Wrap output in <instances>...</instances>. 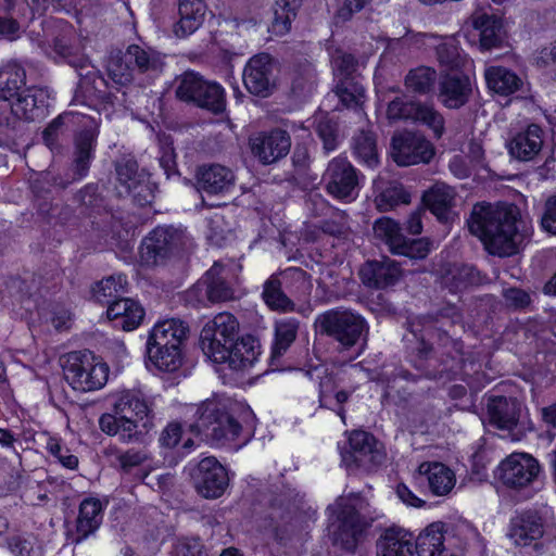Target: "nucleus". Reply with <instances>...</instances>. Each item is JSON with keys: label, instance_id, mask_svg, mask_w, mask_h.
<instances>
[{"label": "nucleus", "instance_id": "603ef678", "mask_svg": "<svg viewBox=\"0 0 556 556\" xmlns=\"http://www.w3.org/2000/svg\"><path fill=\"white\" fill-rule=\"evenodd\" d=\"M413 122L427 125L433 130L437 138H440L444 132V117L433 104L419 101Z\"/></svg>", "mask_w": 556, "mask_h": 556}, {"label": "nucleus", "instance_id": "f704fd0d", "mask_svg": "<svg viewBox=\"0 0 556 556\" xmlns=\"http://www.w3.org/2000/svg\"><path fill=\"white\" fill-rule=\"evenodd\" d=\"M79 77V88L88 97L101 101H111L108 83L93 66L81 62L76 70Z\"/></svg>", "mask_w": 556, "mask_h": 556}, {"label": "nucleus", "instance_id": "a18cd8bd", "mask_svg": "<svg viewBox=\"0 0 556 556\" xmlns=\"http://www.w3.org/2000/svg\"><path fill=\"white\" fill-rule=\"evenodd\" d=\"M302 0H277L271 30L275 35H285L290 30L291 22L296 17Z\"/></svg>", "mask_w": 556, "mask_h": 556}, {"label": "nucleus", "instance_id": "412c9836", "mask_svg": "<svg viewBox=\"0 0 556 556\" xmlns=\"http://www.w3.org/2000/svg\"><path fill=\"white\" fill-rule=\"evenodd\" d=\"M350 451L342 453V462L348 467L355 465L356 467L370 468L380 464L383 454L377 448V441L372 434L356 430L349 438Z\"/></svg>", "mask_w": 556, "mask_h": 556}, {"label": "nucleus", "instance_id": "de8ad7c7", "mask_svg": "<svg viewBox=\"0 0 556 556\" xmlns=\"http://www.w3.org/2000/svg\"><path fill=\"white\" fill-rule=\"evenodd\" d=\"M108 73L110 78L119 86L131 83L135 78L132 63L127 61V50L112 54L108 62Z\"/></svg>", "mask_w": 556, "mask_h": 556}, {"label": "nucleus", "instance_id": "f8f14e48", "mask_svg": "<svg viewBox=\"0 0 556 556\" xmlns=\"http://www.w3.org/2000/svg\"><path fill=\"white\" fill-rule=\"evenodd\" d=\"M326 190L339 200L353 201L358 195L359 179L355 167L344 157L329 162L323 176Z\"/></svg>", "mask_w": 556, "mask_h": 556}, {"label": "nucleus", "instance_id": "3c124183", "mask_svg": "<svg viewBox=\"0 0 556 556\" xmlns=\"http://www.w3.org/2000/svg\"><path fill=\"white\" fill-rule=\"evenodd\" d=\"M419 101L407 100L405 96H396L387 105L386 116L389 123L413 122Z\"/></svg>", "mask_w": 556, "mask_h": 556}, {"label": "nucleus", "instance_id": "6e6552de", "mask_svg": "<svg viewBox=\"0 0 556 556\" xmlns=\"http://www.w3.org/2000/svg\"><path fill=\"white\" fill-rule=\"evenodd\" d=\"M114 410L124 419L123 435L127 439L140 440L153 427L152 410L139 392H123L114 405Z\"/></svg>", "mask_w": 556, "mask_h": 556}, {"label": "nucleus", "instance_id": "5fc2aeb1", "mask_svg": "<svg viewBox=\"0 0 556 556\" xmlns=\"http://www.w3.org/2000/svg\"><path fill=\"white\" fill-rule=\"evenodd\" d=\"M77 201L84 208V213L91 216L93 214H101L105 211V200L98 191V187L94 185H88L80 190L77 195Z\"/></svg>", "mask_w": 556, "mask_h": 556}, {"label": "nucleus", "instance_id": "864d4df0", "mask_svg": "<svg viewBox=\"0 0 556 556\" xmlns=\"http://www.w3.org/2000/svg\"><path fill=\"white\" fill-rule=\"evenodd\" d=\"M377 206L380 211H388L399 204H408L410 194L405 191L402 185L391 184L376 199Z\"/></svg>", "mask_w": 556, "mask_h": 556}, {"label": "nucleus", "instance_id": "37998d69", "mask_svg": "<svg viewBox=\"0 0 556 556\" xmlns=\"http://www.w3.org/2000/svg\"><path fill=\"white\" fill-rule=\"evenodd\" d=\"M438 75L434 68L419 66L410 70L405 76V87L416 94H428L434 90Z\"/></svg>", "mask_w": 556, "mask_h": 556}, {"label": "nucleus", "instance_id": "774afa93", "mask_svg": "<svg viewBox=\"0 0 556 556\" xmlns=\"http://www.w3.org/2000/svg\"><path fill=\"white\" fill-rule=\"evenodd\" d=\"M126 192L132 194L135 201L141 206L151 204L154 200L153 187L148 175H146V180L140 181L132 189H126Z\"/></svg>", "mask_w": 556, "mask_h": 556}, {"label": "nucleus", "instance_id": "cd10ccee", "mask_svg": "<svg viewBox=\"0 0 556 556\" xmlns=\"http://www.w3.org/2000/svg\"><path fill=\"white\" fill-rule=\"evenodd\" d=\"M188 334L189 326L185 321L176 318L166 319L157 323L150 331L147 346L173 345L182 349Z\"/></svg>", "mask_w": 556, "mask_h": 556}, {"label": "nucleus", "instance_id": "0e129e2a", "mask_svg": "<svg viewBox=\"0 0 556 556\" xmlns=\"http://www.w3.org/2000/svg\"><path fill=\"white\" fill-rule=\"evenodd\" d=\"M317 132L324 142L326 151H333L338 144V127L332 121H320L317 126Z\"/></svg>", "mask_w": 556, "mask_h": 556}, {"label": "nucleus", "instance_id": "a19ab883", "mask_svg": "<svg viewBox=\"0 0 556 556\" xmlns=\"http://www.w3.org/2000/svg\"><path fill=\"white\" fill-rule=\"evenodd\" d=\"M300 321L295 318H283L275 323V341L271 359L281 357L298 337Z\"/></svg>", "mask_w": 556, "mask_h": 556}, {"label": "nucleus", "instance_id": "bf43d9fd", "mask_svg": "<svg viewBox=\"0 0 556 556\" xmlns=\"http://www.w3.org/2000/svg\"><path fill=\"white\" fill-rule=\"evenodd\" d=\"M80 118L87 119L84 115L68 112L59 115L54 118L42 131V139L45 143L52 148L56 144L59 132L64 125L65 121H70L72 123L81 122Z\"/></svg>", "mask_w": 556, "mask_h": 556}, {"label": "nucleus", "instance_id": "ea45409f", "mask_svg": "<svg viewBox=\"0 0 556 556\" xmlns=\"http://www.w3.org/2000/svg\"><path fill=\"white\" fill-rule=\"evenodd\" d=\"M149 361L162 371L173 372L182 365V349L179 346H147Z\"/></svg>", "mask_w": 556, "mask_h": 556}, {"label": "nucleus", "instance_id": "c85d7f7f", "mask_svg": "<svg viewBox=\"0 0 556 556\" xmlns=\"http://www.w3.org/2000/svg\"><path fill=\"white\" fill-rule=\"evenodd\" d=\"M106 315L110 320L114 321L115 327L130 331L141 324L144 317V309L137 301L122 298L110 303Z\"/></svg>", "mask_w": 556, "mask_h": 556}, {"label": "nucleus", "instance_id": "9b49d317", "mask_svg": "<svg viewBox=\"0 0 556 556\" xmlns=\"http://www.w3.org/2000/svg\"><path fill=\"white\" fill-rule=\"evenodd\" d=\"M109 377V367L104 363L72 356L64 366V378L73 389L88 392L102 388Z\"/></svg>", "mask_w": 556, "mask_h": 556}, {"label": "nucleus", "instance_id": "0eeeda50", "mask_svg": "<svg viewBox=\"0 0 556 556\" xmlns=\"http://www.w3.org/2000/svg\"><path fill=\"white\" fill-rule=\"evenodd\" d=\"M239 334V323L237 318L228 313H219L212 320L207 321L200 334V342L203 353L213 362L224 364L227 354V346Z\"/></svg>", "mask_w": 556, "mask_h": 556}, {"label": "nucleus", "instance_id": "49530a36", "mask_svg": "<svg viewBox=\"0 0 556 556\" xmlns=\"http://www.w3.org/2000/svg\"><path fill=\"white\" fill-rule=\"evenodd\" d=\"M374 235L376 239L388 245L392 254L399 249L405 237L400 225L389 217H381L375 222Z\"/></svg>", "mask_w": 556, "mask_h": 556}, {"label": "nucleus", "instance_id": "1a4fd4ad", "mask_svg": "<svg viewBox=\"0 0 556 556\" xmlns=\"http://www.w3.org/2000/svg\"><path fill=\"white\" fill-rule=\"evenodd\" d=\"M97 136V125L91 118H87L84 122V129L75 136V150L72 166L65 178H54V185L65 189L72 182L87 175L93 156Z\"/></svg>", "mask_w": 556, "mask_h": 556}, {"label": "nucleus", "instance_id": "6ab92c4d", "mask_svg": "<svg viewBox=\"0 0 556 556\" xmlns=\"http://www.w3.org/2000/svg\"><path fill=\"white\" fill-rule=\"evenodd\" d=\"M545 527L546 520L540 511L527 509L511 518L508 535L518 546H528L533 543L536 548L538 541L545 533Z\"/></svg>", "mask_w": 556, "mask_h": 556}, {"label": "nucleus", "instance_id": "4c0bfd02", "mask_svg": "<svg viewBox=\"0 0 556 556\" xmlns=\"http://www.w3.org/2000/svg\"><path fill=\"white\" fill-rule=\"evenodd\" d=\"M26 81V72L17 62H9L0 68V100L8 101L18 94Z\"/></svg>", "mask_w": 556, "mask_h": 556}, {"label": "nucleus", "instance_id": "5701e85b", "mask_svg": "<svg viewBox=\"0 0 556 556\" xmlns=\"http://www.w3.org/2000/svg\"><path fill=\"white\" fill-rule=\"evenodd\" d=\"M522 404L516 397L491 396L488 401L490 424L501 430L511 431L519 422Z\"/></svg>", "mask_w": 556, "mask_h": 556}, {"label": "nucleus", "instance_id": "052dcab7", "mask_svg": "<svg viewBox=\"0 0 556 556\" xmlns=\"http://www.w3.org/2000/svg\"><path fill=\"white\" fill-rule=\"evenodd\" d=\"M100 428L109 435H118L126 443H141L140 440L127 439L123 435L124 419H119V415L103 414L99 420Z\"/></svg>", "mask_w": 556, "mask_h": 556}, {"label": "nucleus", "instance_id": "b1692460", "mask_svg": "<svg viewBox=\"0 0 556 556\" xmlns=\"http://www.w3.org/2000/svg\"><path fill=\"white\" fill-rule=\"evenodd\" d=\"M48 99L47 90L30 87L18 93L16 102L11 106L21 118L28 122H40L48 115Z\"/></svg>", "mask_w": 556, "mask_h": 556}, {"label": "nucleus", "instance_id": "bb28decb", "mask_svg": "<svg viewBox=\"0 0 556 556\" xmlns=\"http://www.w3.org/2000/svg\"><path fill=\"white\" fill-rule=\"evenodd\" d=\"M414 536L400 527L386 529L377 540L376 556H412Z\"/></svg>", "mask_w": 556, "mask_h": 556}, {"label": "nucleus", "instance_id": "20e7f679", "mask_svg": "<svg viewBox=\"0 0 556 556\" xmlns=\"http://www.w3.org/2000/svg\"><path fill=\"white\" fill-rule=\"evenodd\" d=\"M314 326L321 336L330 337L345 350L358 344L364 348L368 340V323L361 314L349 308L326 311L317 316Z\"/></svg>", "mask_w": 556, "mask_h": 556}, {"label": "nucleus", "instance_id": "69168bd1", "mask_svg": "<svg viewBox=\"0 0 556 556\" xmlns=\"http://www.w3.org/2000/svg\"><path fill=\"white\" fill-rule=\"evenodd\" d=\"M47 450L59 462L68 469H75L78 466V458L75 455L70 454L67 448H63L56 439L50 438L47 443Z\"/></svg>", "mask_w": 556, "mask_h": 556}, {"label": "nucleus", "instance_id": "13d9d810", "mask_svg": "<svg viewBox=\"0 0 556 556\" xmlns=\"http://www.w3.org/2000/svg\"><path fill=\"white\" fill-rule=\"evenodd\" d=\"M20 116L13 112L12 106L7 104L0 110V144H7L14 139L20 125Z\"/></svg>", "mask_w": 556, "mask_h": 556}, {"label": "nucleus", "instance_id": "423d86ee", "mask_svg": "<svg viewBox=\"0 0 556 556\" xmlns=\"http://www.w3.org/2000/svg\"><path fill=\"white\" fill-rule=\"evenodd\" d=\"M188 238L184 231L172 226L154 228L141 242L140 261L147 267L164 265L178 256L186 248Z\"/></svg>", "mask_w": 556, "mask_h": 556}, {"label": "nucleus", "instance_id": "f03ea898", "mask_svg": "<svg viewBox=\"0 0 556 556\" xmlns=\"http://www.w3.org/2000/svg\"><path fill=\"white\" fill-rule=\"evenodd\" d=\"M336 520L328 527V536L333 546L355 553L374 518L368 516V503L359 495L340 496L334 504Z\"/></svg>", "mask_w": 556, "mask_h": 556}, {"label": "nucleus", "instance_id": "9d476101", "mask_svg": "<svg viewBox=\"0 0 556 556\" xmlns=\"http://www.w3.org/2000/svg\"><path fill=\"white\" fill-rule=\"evenodd\" d=\"M190 477L195 491L205 498L220 497L229 485L226 468L214 456L200 460Z\"/></svg>", "mask_w": 556, "mask_h": 556}, {"label": "nucleus", "instance_id": "680f3d73", "mask_svg": "<svg viewBox=\"0 0 556 556\" xmlns=\"http://www.w3.org/2000/svg\"><path fill=\"white\" fill-rule=\"evenodd\" d=\"M172 556H208L199 539H180L174 545Z\"/></svg>", "mask_w": 556, "mask_h": 556}, {"label": "nucleus", "instance_id": "c9c22d12", "mask_svg": "<svg viewBox=\"0 0 556 556\" xmlns=\"http://www.w3.org/2000/svg\"><path fill=\"white\" fill-rule=\"evenodd\" d=\"M102 521V504L97 498H85L79 505V514L76 522V543L92 534Z\"/></svg>", "mask_w": 556, "mask_h": 556}, {"label": "nucleus", "instance_id": "338daca9", "mask_svg": "<svg viewBox=\"0 0 556 556\" xmlns=\"http://www.w3.org/2000/svg\"><path fill=\"white\" fill-rule=\"evenodd\" d=\"M339 220H324L320 225L323 232L338 237L345 238L350 232L348 225V216L344 212L338 213Z\"/></svg>", "mask_w": 556, "mask_h": 556}, {"label": "nucleus", "instance_id": "dca6fc26", "mask_svg": "<svg viewBox=\"0 0 556 556\" xmlns=\"http://www.w3.org/2000/svg\"><path fill=\"white\" fill-rule=\"evenodd\" d=\"M391 146L393 160L401 166L429 163L434 155L432 143L412 131L394 135Z\"/></svg>", "mask_w": 556, "mask_h": 556}, {"label": "nucleus", "instance_id": "72a5a7b5", "mask_svg": "<svg viewBox=\"0 0 556 556\" xmlns=\"http://www.w3.org/2000/svg\"><path fill=\"white\" fill-rule=\"evenodd\" d=\"M418 471L427 476L429 489L437 496L448 494L455 485L454 472L442 463H422Z\"/></svg>", "mask_w": 556, "mask_h": 556}, {"label": "nucleus", "instance_id": "4d7b16f0", "mask_svg": "<svg viewBox=\"0 0 556 556\" xmlns=\"http://www.w3.org/2000/svg\"><path fill=\"white\" fill-rule=\"evenodd\" d=\"M430 252V242L425 239H407L403 238L399 249L393 254L404 255L410 260H422L427 257Z\"/></svg>", "mask_w": 556, "mask_h": 556}, {"label": "nucleus", "instance_id": "58836bf2", "mask_svg": "<svg viewBox=\"0 0 556 556\" xmlns=\"http://www.w3.org/2000/svg\"><path fill=\"white\" fill-rule=\"evenodd\" d=\"M488 87L501 94H510L519 90L522 80L514 72L502 66H493L485 71Z\"/></svg>", "mask_w": 556, "mask_h": 556}, {"label": "nucleus", "instance_id": "aec40b11", "mask_svg": "<svg viewBox=\"0 0 556 556\" xmlns=\"http://www.w3.org/2000/svg\"><path fill=\"white\" fill-rule=\"evenodd\" d=\"M472 96L469 77L453 72L441 75L438 80V100L446 109L458 110L465 106Z\"/></svg>", "mask_w": 556, "mask_h": 556}, {"label": "nucleus", "instance_id": "09e8293b", "mask_svg": "<svg viewBox=\"0 0 556 556\" xmlns=\"http://www.w3.org/2000/svg\"><path fill=\"white\" fill-rule=\"evenodd\" d=\"M35 16L34 9L28 4V13L24 16H17L11 10V5L3 9L0 13V35L13 40L17 37L21 26L33 21Z\"/></svg>", "mask_w": 556, "mask_h": 556}, {"label": "nucleus", "instance_id": "39448f33", "mask_svg": "<svg viewBox=\"0 0 556 556\" xmlns=\"http://www.w3.org/2000/svg\"><path fill=\"white\" fill-rule=\"evenodd\" d=\"M175 96L181 102L215 115L226 110L225 89L193 71H187L175 79Z\"/></svg>", "mask_w": 556, "mask_h": 556}, {"label": "nucleus", "instance_id": "f257e3e1", "mask_svg": "<svg viewBox=\"0 0 556 556\" xmlns=\"http://www.w3.org/2000/svg\"><path fill=\"white\" fill-rule=\"evenodd\" d=\"M467 226L490 254L501 257L516 254L527 237L526 224L514 204L476 203Z\"/></svg>", "mask_w": 556, "mask_h": 556}, {"label": "nucleus", "instance_id": "ddd939ff", "mask_svg": "<svg viewBox=\"0 0 556 556\" xmlns=\"http://www.w3.org/2000/svg\"><path fill=\"white\" fill-rule=\"evenodd\" d=\"M235 291L227 279L225 266L215 262L213 266L188 291L190 299L199 303H220L233 299Z\"/></svg>", "mask_w": 556, "mask_h": 556}, {"label": "nucleus", "instance_id": "393cba45", "mask_svg": "<svg viewBox=\"0 0 556 556\" xmlns=\"http://www.w3.org/2000/svg\"><path fill=\"white\" fill-rule=\"evenodd\" d=\"M233 172L220 164L201 166L197 174V184L200 191L208 194H223L235 187Z\"/></svg>", "mask_w": 556, "mask_h": 556}, {"label": "nucleus", "instance_id": "f3484780", "mask_svg": "<svg viewBox=\"0 0 556 556\" xmlns=\"http://www.w3.org/2000/svg\"><path fill=\"white\" fill-rule=\"evenodd\" d=\"M472 26L478 33L476 45L482 52L508 50L507 31L501 17L494 14H475L471 17Z\"/></svg>", "mask_w": 556, "mask_h": 556}, {"label": "nucleus", "instance_id": "79ce46f5", "mask_svg": "<svg viewBox=\"0 0 556 556\" xmlns=\"http://www.w3.org/2000/svg\"><path fill=\"white\" fill-rule=\"evenodd\" d=\"M354 155L368 167H375L378 160L377 138L370 130H361L352 139Z\"/></svg>", "mask_w": 556, "mask_h": 556}, {"label": "nucleus", "instance_id": "7c9ffc66", "mask_svg": "<svg viewBox=\"0 0 556 556\" xmlns=\"http://www.w3.org/2000/svg\"><path fill=\"white\" fill-rule=\"evenodd\" d=\"M227 354L224 363H228L229 367L235 370H243L254 364L260 355V343L251 334L231 341L230 346H227Z\"/></svg>", "mask_w": 556, "mask_h": 556}, {"label": "nucleus", "instance_id": "a878e982", "mask_svg": "<svg viewBox=\"0 0 556 556\" xmlns=\"http://www.w3.org/2000/svg\"><path fill=\"white\" fill-rule=\"evenodd\" d=\"M456 191L443 182H437L422 195V201L430 212L442 223L454 218Z\"/></svg>", "mask_w": 556, "mask_h": 556}, {"label": "nucleus", "instance_id": "4be33fe9", "mask_svg": "<svg viewBox=\"0 0 556 556\" xmlns=\"http://www.w3.org/2000/svg\"><path fill=\"white\" fill-rule=\"evenodd\" d=\"M359 276L365 286L375 289H384L395 285L401 276L400 265L389 258L368 261L359 270Z\"/></svg>", "mask_w": 556, "mask_h": 556}, {"label": "nucleus", "instance_id": "8fccbe9b", "mask_svg": "<svg viewBox=\"0 0 556 556\" xmlns=\"http://www.w3.org/2000/svg\"><path fill=\"white\" fill-rule=\"evenodd\" d=\"M336 93L346 108L358 106L365 98V88L355 77H342Z\"/></svg>", "mask_w": 556, "mask_h": 556}, {"label": "nucleus", "instance_id": "a211bd4d", "mask_svg": "<svg viewBox=\"0 0 556 556\" xmlns=\"http://www.w3.org/2000/svg\"><path fill=\"white\" fill-rule=\"evenodd\" d=\"M291 147L289 134L282 129L262 132L250 139V148L254 157L262 164L270 165L285 157Z\"/></svg>", "mask_w": 556, "mask_h": 556}, {"label": "nucleus", "instance_id": "6e6d98bb", "mask_svg": "<svg viewBox=\"0 0 556 556\" xmlns=\"http://www.w3.org/2000/svg\"><path fill=\"white\" fill-rule=\"evenodd\" d=\"M123 289V280L122 277H118V280L115 277L110 276L100 282L93 288V296L98 302H102L110 305L112 303V299L116 300L119 291Z\"/></svg>", "mask_w": 556, "mask_h": 556}, {"label": "nucleus", "instance_id": "4468645a", "mask_svg": "<svg viewBox=\"0 0 556 556\" xmlns=\"http://www.w3.org/2000/svg\"><path fill=\"white\" fill-rule=\"evenodd\" d=\"M276 62L268 53L252 56L243 71V83L254 96L267 98L276 89Z\"/></svg>", "mask_w": 556, "mask_h": 556}, {"label": "nucleus", "instance_id": "7ed1b4c3", "mask_svg": "<svg viewBox=\"0 0 556 556\" xmlns=\"http://www.w3.org/2000/svg\"><path fill=\"white\" fill-rule=\"evenodd\" d=\"M195 420L190 431L200 434L212 445L222 446L237 440L242 431L241 422L216 400H206L197 407Z\"/></svg>", "mask_w": 556, "mask_h": 556}, {"label": "nucleus", "instance_id": "e433bc0d", "mask_svg": "<svg viewBox=\"0 0 556 556\" xmlns=\"http://www.w3.org/2000/svg\"><path fill=\"white\" fill-rule=\"evenodd\" d=\"M262 299L275 312H293L294 302L286 294L279 275H271L263 285Z\"/></svg>", "mask_w": 556, "mask_h": 556}, {"label": "nucleus", "instance_id": "e2e57ef3", "mask_svg": "<svg viewBox=\"0 0 556 556\" xmlns=\"http://www.w3.org/2000/svg\"><path fill=\"white\" fill-rule=\"evenodd\" d=\"M437 56L441 64L446 66H458L459 51L453 38H448L437 47Z\"/></svg>", "mask_w": 556, "mask_h": 556}, {"label": "nucleus", "instance_id": "473e14b6", "mask_svg": "<svg viewBox=\"0 0 556 556\" xmlns=\"http://www.w3.org/2000/svg\"><path fill=\"white\" fill-rule=\"evenodd\" d=\"M206 5L202 0H179V20L175 25L178 37H187L200 28L204 22Z\"/></svg>", "mask_w": 556, "mask_h": 556}, {"label": "nucleus", "instance_id": "c756f323", "mask_svg": "<svg viewBox=\"0 0 556 556\" xmlns=\"http://www.w3.org/2000/svg\"><path fill=\"white\" fill-rule=\"evenodd\" d=\"M126 50L127 61L132 63L135 73L154 78L163 72L165 63L156 50L139 45H130Z\"/></svg>", "mask_w": 556, "mask_h": 556}, {"label": "nucleus", "instance_id": "c03bdc74", "mask_svg": "<svg viewBox=\"0 0 556 556\" xmlns=\"http://www.w3.org/2000/svg\"><path fill=\"white\" fill-rule=\"evenodd\" d=\"M118 182L126 189H132L140 181L146 180V173L139 170L136 159L130 154L121 155L114 162Z\"/></svg>", "mask_w": 556, "mask_h": 556}, {"label": "nucleus", "instance_id": "2eb2a0df", "mask_svg": "<svg viewBox=\"0 0 556 556\" xmlns=\"http://www.w3.org/2000/svg\"><path fill=\"white\" fill-rule=\"evenodd\" d=\"M540 466L535 458L526 453H514L498 466L497 476L501 482L510 489H522L530 485L538 477Z\"/></svg>", "mask_w": 556, "mask_h": 556}, {"label": "nucleus", "instance_id": "2f4dec72", "mask_svg": "<svg viewBox=\"0 0 556 556\" xmlns=\"http://www.w3.org/2000/svg\"><path fill=\"white\" fill-rule=\"evenodd\" d=\"M542 135L543 130L536 124L518 132L508 143L510 155L519 161L532 160L542 149Z\"/></svg>", "mask_w": 556, "mask_h": 556}]
</instances>
